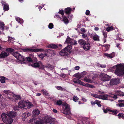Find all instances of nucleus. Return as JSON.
<instances>
[{
    "label": "nucleus",
    "mask_w": 124,
    "mask_h": 124,
    "mask_svg": "<svg viewBox=\"0 0 124 124\" xmlns=\"http://www.w3.org/2000/svg\"><path fill=\"white\" fill-rule=\"evenodd\" d=\"M113 69H116L115 72L116 74L118 76H120L124 74V64H118L114 66L112 68Z\"/></svg>",
    "instance_id": "nucleus-1"
},
{
    "label": "nucleus",
    "mask_w": 124,
    "mask_h": 124,
    "mask_svg": "<svg viewBox=\"0 0 124 124\" xmlns=\"http://www.w3.org/2000/svg\"><path fill=\"white\" fill-rule=\"evenodd\" d=\"M1 117L4 122L6 124H10L13 121V119L8 116L5 113L2 114Z\"/></svg>",
    "instance_id": "nucleus-2"
},
{
    "label": "nucleus",
    "mask_w": 124,
    "mask_h": 124,
    "mask_svg": "<svg viewBox=\"0 0 124 124\" xmlns=\"http://www.w3.org/2000/svg\"><path fill=\"white\" fill-rule=\"evenodd\" d=\"M72 48V47L71 45L68 46L61 51L59 53V54L62 56H67L68 55V52Z\"/></svg>",
    "instance_id": "nucleus-3"
},
{
    "label": "nucleus",
    "mask_w": 124,
    "mask_h": 124,
    "mask_svg": "<svg viewBox=\"0 0 124 124\" xmlns=\"http://www.w3.org/2000/svg\"><path fill=\"white\" fill-rule=\"evenodd\" d=\"M43 120L46 123L50 124H54L55 122V119L48 116H46L44 117Z\"/></svg>",
    "instance_id": "nucleus-4"
},
{
    "label": "nucleus",
    "mask_w": 124,
    "mask_h": 124,
    "mask_svg": "<svg viewBox=\"0 0 124 124\" xmlns=\"http://www.w3.org/2000/svg\"><path fill=\"white\" fill-rule=\"evenodd\" d=\"M4 92L6 94V96L7 98L10 99L13 101V98H14V94L12 92L9 90H4Z\"/></svg>",
    "instance_id": "nucleus-5"
},
{
    "label": "nucleus",
    "mask_w": 124,
    "mask_h": 124,
    "mask_svg": "<svg viewBox=\"0 0 124 124\" xmlns=\"http://www.w3.org/2000/svg\"><path fill=\"white\" fill-rule=\"evenodd\" d=\"M64 112L63 113L65 114L69 115L70 114V107L68 105H64L63 107Z\"/></svg>",
    "instance_id": "nucleus-6"
},
{
    "label": "nucleus",
    "mask_w": 124,
    "mask_h": 124,
    "mask_svg": "<svg viewBox=\"0 0 124 124\" xmlns=\"http://www.w3.org/2000/svg\"><path fill=\"white\" fill-rule=\"evenodd\" d=\"M100 78L101 80L103 81H106L110 80V77L105 74H102L100 76Z\"/></svg>",
    "instance_id": "nucleus-7"
},
{
    "label": "nucleus",
    "mask_w": 124,
    "mask_h": 124,
    "mask_svg": "<svg viewBox=\"0 0 124 124\" xmlns=\"http://www.w3.org/2000/svg\"><path fill=\"white\" fill-rule=\"evenodd\" d=\"M25 52H38L43 51V49L40 48H26L24 49Z\"/></svg>",
    "instance_id": "nucleus-8"
},
{
    "label": "nucleus",
    "mask_w": 124,
    "mask_h": 124,
    "mask_svg": "<svg viewBox=\"0 0 124 124\" xmlns=\"http://www.w3.org/2000/svg\"><path fill=\"white\" fill-rule=\"evenodd\" d=\"M9 28L8 26H6L4 23L0 21V29L2 31L8 30Z\"/></svg>",
    "instance_id": "nucleus-9"
},
{
    "label": "nucleus",
    "mask_w": 124,
    "mask_h": 124,
    "mask_svg": "<svg viewBox=\"0 0 124 124\" xmlns=\"http://www.w3.org/2000/svg\"><path fill=\"white\" fill-rule=\"evenodd\" d=\"M26 102L21 101L19 102L18 105L20 108L22 109H26Z\"/></svg>",
    "instance_id": "nucleus-10"
},
{
    "label": "nucleus",
    "mask_w": 124,
    "mask_h": 124,
    "mask_svg": "<svg viewBox=\"0 0 124 124\" xmlns=\"http://www.w3.org/2000/svg\"><path fill=\"white\" fill-rule=\"evenodd\" d=\"M6 114L9 117L12 119L16 116V113L15 112L10 111L7 112Z\"/></svg>",
    "instance_id": "nucleus-11"
},
{
    "label": "nucleus",
    "mask_w": 124,
    "mask_h": 124,
    "mask_svg": "<svg viewBox=\"0 0 124 124\" xmlns=\"http://www.w3.org/2000/svg\"><path fill=\"white\" fill-rule=\"evenodd\" d=\"M119 81L116 78H114L111 79L110 82V85H116L118 84Z\"/></svg>",
    "instance_id": "nucleus-12"
},
{
    "label": "nucleus",
    "mask_w": 124,
    "mask_h": 124,
    "mask_svg": "<svg viewBox=\"0 0 124 124\" xmlns=\"http://www.w3.org/2000/svg\"><path fill=\"white\" fill-rule=\"evenodd\" d=\"M82 47L84 50L87 51L89 50L90 49V45L89 43L86 42L85 44Z\"/></svg>",
    "instance_id": "nucleus-13"
},
{
    "label": "nucleus",
    "mask_w": 124,
    "mask_h": 124,
    "mask_svg": "<svg viewBox=\"0 0 124 124\" xmlns=\"http://www.w3.org/2000/svg\"><path fill=\"white\" fill-rule=\"evenodd\" d=\"M73 82L75 83H78L83 85L84 84V82H82L81 80L77 78H74L73 79Z\"/></svg>",
    "instance_id": "nucleus-14"
},
{
    "label": "nucleus",
    "mask_w": 124,
    "mask_h": 124,
    "mask_svg": "<svg viewBox=\"0 0 124 124\" xmlns=\"http://www.w3.org/2000/svg\"><path fill=\"white\" fill-rule=\"evenodd\" d=\"M9 55L8 53L2 51L0 54V58H4L8 56Z\"/></svg>",
    "instance_id": "nucleus-15"
},
{
    "label": "nucleus",
    "mask_w": 124,
    "mask_h": 124,
    "mask_svg": "<svg viewBox=\"0 0 124 124\" xmlns=\"http://www.w3.org/2000/svg\"><path fill=\"white\" fill-rule=\"evenodd\" d=\"M43 50L41 52H45V53L44 54L45 56H48L49 53H52V51L51 49H46L44 50L43 49Z\"/></svg>",
    "instance_id": "nucleus-16"
},
{
    "label": "nucleus",
    "mask_w": 124,
    "mask_h": 124,
    "mask_svg": "<svg viewBox=\"0 0 124 124\" xmlns=\"http://www.w3.org/2000/svg\"><path fill=\"white\" fill-rule=\"evenodd\" d=\"M40 113V111L37 109H34L33 111V115L34 116H38Z\"/></svg>",
    "instance_id": "nucleus-17"
},
{
    "label": "nucleus",
    "mask_w": 124,
    "mask_h": 124,
    "mask_svg": "<svg viewBox=\"0 0 124 124\" xmlns=\"http://www.w3.org/2000/svg\"><path fill=\"white\" fill-rule=\"evenodd\" d=\"M86 42L83 39H79L78 41V42L79 45L81 46H82L85 44Z\"/></svg>",
    "instance_id": "nucleus-18"
},
{
    "label": "nucleus",
    "mask_w": 124,
    "mask_h": 124,
    "mask_svg": "<svg viewBox=\"0 0 124 124\" xmlns=\"http://www.w3.org/2000/svg\"><path fill=\"white\" fill-rule=\"evenodd\" d=\"M47 47L48 48L52 49L58 48V46L57 45L53 44L48 45Z\"/></svg>",
    "instance_id": "nucleus-19"
},
{
    "label": "nucleus",
    "mask_w": 124,
    "mask_h": 124,
    "mask_svg": "<svg viewBox=\"0 0 124 124\" xmlns=\"http://www.w3.org/2000/svg\"><path fill=\"white\" fill-rule=\"evenodd\" d=\"M109 111L112 112V115H116L117 113L119 112V110H117L115 109L114 110H113L111 109H109Z\"/></svg>",
    "instance_id": "nucleus-20"
},
{
    "label": "nucleus",
    "mask_w": 124,
    "mask_h": 124,
    "mask_svg": "<svg viewBox=\"0 0 124 124\" xmlns=\"http://www.w3.org/2000/svg\"><path fill=\"white\" fill-rule=\"evenodd\" d=\"M39 62H40V61L36 62L34 63L31 64H30V65L35 68H38L39 66Z\"/></svg>",
    "instance_id": "nucleus-21"
},
{
    "label": "nucleus",
    "mask_w": 124,
    "mask_h": 124,
    "mask_svg": "<svg viewBox=\"0 0 124 124\" xmlns=\"http://www.w3.org/2000/svg\"><path fill=\"white\" fill-rule=\"evenodd\" d=\"M26 106H27V108H30L32 107L33 106V105L32 103L31 102H26Z\"/></svg>",
    "instance_id": "nucleus-22"
},
{
    "label": "nucleus",
    "mask_w": 124,
    "mask_h": 124,
    "mask_svg": "<svg viewBox=\"0 0 124 124\" xmlns=\"http://www.w3.org/2000/svg\"><path fill=\"white\" fill-rule=\"evenodd\" d=\"M17 59L18 60L21 61L23 62L25 61V59L21 55L19 54V55L18 56V57L17 58Z\"/></svg>",
    "instance_id": "nucleus-23"
},
{
    "label": "nucleus",
    "mask_w": 124,
    "mask_h": 124,
    "mask_svg": "<svg viewBox=\"0 0 124 124\" xmlns=\"http://www.w3.org/2000/svg\"><path fill=\"white\" fill-rule=\"evenodd\" d=\"M15 18L16 21L18 23L21 24L23 23V21L22 19H21L20 18L18 17H16Z\"/></svg>",
    "instance_id": "nucleus-24"
},
{
    "label": "nucleus",
    "mask_w": 124,
    "mask_h": 124,
    "mask_svg": "<svg viewBox=\"0 0 124 124\" xmlns=\"http://www.w3.org/2000/svg\"><path fill=\"white\" fill-rule=\"evenodd\" d=\"M39 66L38 68L42 70H44L45 69V66L40 61L39 62Z\"/></svg>",
    "instance_id": "nucleus-25"
},
{
    "label": "nucleus",
    "mask_w": 124,
    "mask_h": 124,
    "mask_svg": "<svg viewBox=\"0 0 124 124\" xmlns=\"http://www.w3.org/2000/svg\"><path fill=\"white\" fill-rule=\"evenodd\" d=\"M83 84L84 85H83V86H85L86 87H89L91 88H94L95 87L94 86V85L90 84L88 83H86L85 84L84 83V84Z\"/></svg>",
    "instance_id": "nucleus-26"
},
{
    "label": "nucleus",
    "mask_w": 124,
    "mask_h": 124,
    "mask_svg": "<svg viewBox=\"0 0 124 124\" xmlns=\"http://www.w3.org/2000/svg\"><path fill=\"white\" fill-rule=\"evenodd\" d=\"M30 113L28 112H27L23 114V115L22 117L24 118H26L30 116Z\"/></svg>",
    "instance_id": "nucleus-27"
},
{
    "label": "nucleus",
    "mask_w": 124,
    "mask_h": 124,
    "mask_svg": "<svg viewBox=\"0 0 124 124\" xmlns=\"http://www.w3.org/2000/svg\"><path fill=\"white\" fill-rule=\"evenodd\" d=\"M108 95L105 94L102 95H101L100 99L103 100H106L108 98Z\"/></svg>",
    "instance_id": "nucleus-28"
},
{
    "label": "nucleus",
    "mask_w": 124,
    "mask_h": 124,
    "mask_svg": "<svg viewBox=\"0 0 124 124\" xmlns=\"http://www.w3.org/2000/svg\"><path fill=\"white\" fill-rule=\"evenodd\" d=\"M63 18L61 21H63L65 23L67 24L69 23V20L65 16L63 17Z\"/></svg>",
    "instance_id": "nucleus-29"
},
{
    "label": "nucleus",
    "mask_w": 124,
    "mask_h": 124,
    "mask_svg": "<svg viewBox=\"0 0 124 124\" xmlns=\"http://www.w3.org/2000/svg\"><path fill=\"white\" fill-rule=\"evenodd\" d=\"M37 119L35 118H33L31 119L29 121V123L31 124H35Z\"/></svg>",
    "instance_id": "nucleus-30"
},
{
    "label": "nucleus",
    "mask_w": 124,
    "mask_h": 124,
    "mask_svg": "<svg viewBox=\"0 0 124 124\" xmlns=\"http://www.w3.org/2000/svg\"><path fill=\"white\" fill-rule=\"evenodd\" d=\"M45 67L51 70H53L54 68V66L49 64H48Z\"/></svg>",
    "instance_id": "nucleus-31"
},
{
    "label": "nucleus",
    "mask_w": 124,
    "mask_h": 124,
    "mask_svg": "<svg viewBox=\"0 0 124 124\" xmlns=\"http://www.w3.org/2000/svg\"><path fill=\"white\" fill-rule=\"evenodd\" d=\"M43 123L41 120H39L37 118L36 119L35 123V124H43Z\"/></svg>",
    "instance_id": "nucleus-32"
},
{
    "label": "nucleus",
    "mask_w": 124,
    "mask_h": 124,
    "mask_svg": "<svg viewBox=\"0 0 124 124\" xmlns=\"http://www.w3.org/2000/svg\"><path fill=\"white\" fill-rule=\"evenodd\" d=\"M91 95L95 98L100 99L101 95H100L94 94H91Z\"/></svg>",
    "instance_id": "nucleus-33"
},
{
    "label": "nucleus",
    "mask_w": 124,
    "mask_h": 124,
    "mask_svg": "<svg viewBox=\"0 0 124 124\" xmlns=\"http://www.w3.org/2000/svg\"><path fill=\"white\" fill-rule=\"evenodd\" d=\"M3 9L5 11L8 10L9 9L8 5L7 4H5L4 6Z\"/></svg>",
    "instance_id": "nucleus-34"
},
{
    "label": "nucleus",
    "mask_w": 124,
    "mask_h": 124,
    "mask_svg": "<svg viewBox=\"0 0 124 124\" xmlns=\"http://www.w3.org/2000/svg\"><path fill=\"white\" fill-rule=\"evenodd\" d=\"M84 80L85 81L88 83H91L92 82V81L91 79L88 78L87 77H85Z\"/></svg>",
    "instance_id": "nucleus-35"
},
{
    "label": "nucleus",
    "mask_w": 124,
    "mask_h": 124,
    "mask_svg": "<svg viewBox=\"0 0 124 124\" xmlns=\"http://www.w3.org/2000/svg\"><path fill=\"white\" fill-rule=\"evenodd\" d=\"M7 78L4 77H2L0 78V81L1 83H4L5 82L6 79Z\"/></svg>",
    "instance_id": "nucleus-36"
},
{
    "label": "nucleus",
    "mask_w": 124,
    "mask_h": 124,
    "mask_svg": "<svg viewBox=\"0 0 124 124\" xmlns=\"http://www.w3.org/2000/svg\"><path fill=\"white\" fill-rule=\"evenodd\" d=\"M86 31H81L82 32H80V33H81L82 34V36L83 38H85L87 37V35L85 33Z\"/></svg>",
    "instance_id": "nucleus-37"
},
{
    "label": "nucleus",
    "mask_w": 124,
    "mask_h": 124,
    "mask_svg": "<svg viewBox=\"0 0 124 124\" xmlns=\"http://www.w3.org/2000/svg\"><path fill=\"white\" fill-rule=\"evenodd\" d=\"M20 99V96L16 95L15 97H14V98H13V100L14 101H17L18 100Z\"/></svg>",
    "instance_id": "nucleus-38"
},
{
    "label": "nucleus",
    "mask_w": 124,
    "mask_h": 124,
    "mask_svg": "<svg viewBox=\"0 0 124 124\" xmlns=\"http://www.w3.org/2000/svg\"><path fill=\"white\" fill-rule=\"evenodd\" d=\"M65 10L66 13L68 14L70 12L71 9L70 8H68L65 9Z\"/></svg>",
    "instance_id": "nucleus-39"
},
{
    "label": "nucleus",
    "mask_w": 124,
    "mask_h": 124,
    "mask_svg": "<svg viewBox=\"0 0 124 124\" xmlns=\"http://www.w3.org/2000/svg\"><path fill=\"white\" fill-rule=\"evenodd\" d=\"M72 40V39L70 38L68 36L66 39L65 42L66 43H68L69 44V43Z\"/></svg>",
    "instance_id": "nucleus-40"
},
{
    "label": "nucleus",
    "mask_w": 124,
    "mask_h": 124,
    "mask_svg": "<svg viewBox=\"0 0 124 124\" xmlns=\"http://www.w3.org/2000/svg\"><path fill=\"white\" fill-rule=\"evenodd\" d=\"M6 51L8 52H14V50L11 48H9L6 49Z\"/></svg>",
    "instance_id": "nucleus-41"
},
{
    "label": "nucleus",
    "mask_w": 124,
    "mask_h": 124,
    "mask_svg": "<svg viewBox=\"0 0 124 124\" xmlns=\"http://www.w3.org/2000/svg\"><path fill=\"white\" fill-rule=\"evenodd\" d=\"M95 103L99 107H101V105L100 104L101 101L98 100H96L95 101Z\"/></svg>",
    "instance_id": "nucleus-42"
},
{
    "label": "nucleus",
    "mask_w": 124,
    "mask_h": 124,
    "mask_svg": "<svg viewBox=\"0 0 124 124\" xmlns=\"http://www.w3.org/2000/svg\"><path fill=\"white\" fill-rule=\"evenodd\" d=\"M106 30L107 31H110L114 30V29L113 27V26H111L106 28Z\"/></svg>",
    "instance_id": "nucleus-43"
},
{
    "label": "nucleus",
    "mask_w": 124,
    "mask_h": 124,
    "mask_svg": "<svg viewBox=\"0 0 124 124\" xmlns=\"http://www.w3.org/2000/svg\"><path fill=\"white\" fill-rule=\"evenodd\" d=\"M42 92H43V94L46 96H47L48 95V92L45 90L44 89H42Z\"/></svg>",
    "instance_id": "nucleus-44"
},
{
    "label": "nucleus",
    "mask_w": 124,
    "mask_h": 124,
    "mask_svg": "<svg viewBox=\"0 0 124 124\" xmlns=\"http://www.w3.org/2000/svg\"><path fill=\"white\" fill-rule=\"evenodd\" d=\"M116 106L117 107H124V105L123 103H119L116 104Z\"/></svg>",
    "instance_id": "nucleus-45"
},
{
    "label": "nucleus",
    "mask_w": 124,
    "mask_h": 124,
    "mask_svg": "<svg viewBox=\"0 0 124 124\" xmlns=\"http://www.w3.org/2000/svg\"><path fill=\"white\" fill-rule=\"evenodd\" d=\"M19 53L16 52H14L13 55L17 59L18 58V56L19 55Z\"/></svg>",
    "instance_id": "nucleus-46"
},
{
    "label": "nucleus",
    "mask_w": 124,
    "mask_h": 124,
    "mask_svg": "<svg viewBox=\"0 0 124 124\" xmlns=\"http://www.w3.org/2000/svg\"><path fill=\"white\" fill-rule=\"evenodd\" d=\"M73 100L75 102L78 101V98L76 96H74L73 97Z\"/></svg>",
    "instance_id": "nucleus-47"
},
{
    "label": "nucleus",
    "mask_w": 124,
    "mask_h": 124,
    "mask_svg": "<svg viewBox=\"0 0 124 124\" xmlns=\"http://www.w3.org/2000/svg\"><path fill=\"white\" fill-rule=\"evenodd\" d=\"M26 60L29 62H32L33 60L30 57H28L26 58Z\"/></svg>",
    "instance_id": "nucleus-48"
},
{
    "label": "nucleus",
    "mask_w": 124,
    "mask_h": 124,
    "mask_svg": "<svg viewBox=\"0 0 124 124\" xmlns=\"http://www.w3.org/2000/svg\"><path fill=\"white\" fill-rule=\"evenodd\" d=\"M62 103V102L61 100L57 101L56 102V104L60 106L61 105Z\"/></svg>",
    "instance_id": "nucleus-49"
},
{
    "label": "nucleus",
    "mask_w": 124,
    "mask_h": 124,
    "mask_svg": "<svg viewBox=\"0 0 124 124\" xmlns=\"http://www.w3.org/2000/svg\"><path fill=\"white\" fill-rule=\"evenodd\" d=\"M19 108H20L18 105V106H15L13 107V109L15 111H16L19 110Z\"/></svg>",
    "instance_id": "nucleus-50"
},
{
    "label": "nucleus",
    "mask_w": 124,
    "mask_h": 124,
    "mask_svg": "<svg viewBox=\"0 0 124 124\" xmlns=\"http://www.w3.org/2000/svg\"><path fill=\"white\" fill-rule=\"evenodd\" d=\"M118 116L119 117H121L123 118H124V114H123L119 113Z\"/></svg>",
    "instance_id": "nucleus-51"
},
{
    "label": "nucleus",
    "mask_w": 124,
    "mask_h": 124,
    "mask_svg": "<svg viewBox=\"0 0 124 124\" xmlns=\"http://www.w3.org/2000/svg\"><path fill=\"white\" fill-rule=\"evenodd\" d=\"M93 39L95 41H97L99 40L98 37L97 36H94L93 37Z\"/></svg>",
    "instance_id": "nucleus-52"
},
{
    "label": "nucleus",
    "mask_w": 124,
    "mask_h": 124,
    "mask_svg": "<svg viewBox=\"0 0 124 124\" xmlns=\"http://www.w3.org/2000/svg\"><path fill=\"white\" fill-rule=\"evenodd\" d=\"M87 117H84L83 118V120L82 121V123L83 124H84L85 123H86L87 121Z\"/></svg>",
    "instance_id": "nucleus-53"
},
{
    "label": "nucleus",
    "mask_w": 124,
    "mask_h": 124,
    "mask_svg": "<svg viewBox=\"0 0 124 124\" xmlns=\"http://www.w3.org/2000/svg\"><path fill=\"white\" fill-rule=\"evenodd\" d=\"M110 58H112L114 57L115 56V53L114 52H112L110 54H109Z\"/></svg>",
    "instance_id": "nucleus-54"
},
{
    "label": "nucleus",
    "mask_w": 124,
    "mask_h": 124,
    "mask_svg": "<svg viewBox=\"0 0 124 124\" xmlns=\"http://www.w3.org/2000/svg\"><path fill=\"white\" fill-rule=\"evenodd\" d=\"M39 57L41 58L42 59H43L45 57L44 54L42 53L41 54H40L39 55Z\"/></svg>",
    "instance_id": "nucleus-55"
},
{
    "label": "nucleus",
    "mask_w": 124,
    "mask_h": 124,
    "mask_svg": "<svg viewBox=\"0 0 124 124\" xmlns=\"http://www.w3.org/2000/svg\"><path fill=\"white\" fill-rule=\"evenodd\" d=\"M48 27L50 29H52L53 28V25L52 23H50L48 25Z\"/></svg>",
    "instance_id": "nucleus-56"
},
{
    "label": "nucleus",
    "mask_w": 124,
    "mask_h": 124,
    "mask_svg": "<svg viewBox=\"0 0 124 124\" xmlns=\"http://www.w3.org/2000/svg\"><path fill=\"white\" fill-rule=\"evenodd\" d=\"M56 88L57 89L59 90L62 91H63V88L61 86H57Z\"/></svg>",
    "instance_id": "nucleus-57"
},
{
    "label": "nucleus",
    "mask_w": 124,
    "mask_h": 124,
    "mask_svg": "<svg viewBox=\"0 0 124 124\" xmlns=\"http://www.w3.org/2000/svg\"><path fill=\"white\" fill-rule=\"evenodd\" d=\"M103 34L104 38H107V33L106 31H103Z\"/></svg>",
    "instance_id": "nucleus-58"
},
{
    "label": "nucleus",
    "mask_w": 124,
    "mask_h": 124,
    "mask_svg": "<svg viewBox=\"0 0 124 124\" xmlns=\"http://www.w3.org/2000/svg\"><path fill=\"white\" fill-rule=\"evenodd\" d=\"M102 110H103L104 112L105 113H106L108 112V111H109V109H108L107 108L106 109L104 108H103Z\"/></svg>",
    "instance_id": "nucleus-59"
},
{
    "label": "nucleus",
    "mask_w": 124,
    "mask_h": 124,
    "mask_svg": "<svg viewBox=\"0 0 124 124\" xmlns=\"http://www.w3.org/2000/svg\"><path fill=\"white\" fill-rule=\"evenodd\" d=\"M59 12L60 14L62 16H63L64 15L63 11L62 10H59Z\"/></svg>",
    "instance_id": "nucleus-60"
},
{
    "label": "nucleus",
    "mask_w": 124,
    "mask_h": 124,
    "mask_svg": "<svg viewBox=\"0 0 124 124\" xmlns=\"http://www.w3.org/2000/svg\"><path fill=\"white\" fill-rule=\"evenodd\" d=\"M104 55L106 56L107 57H108L110 58V55L109 54L107 53L104 54Z\"/></svg>",
    "instance_id": "nucleus-61"
},
{
    "label": "nucleus",
    "mask_w": 124,
    "mask_h": 124,
    "mask_svg": "<svg viewBox=\"0 0 124 124\" xmlns=\"http://www.w3.org/2000/svg\"><path fill=\"white\" fill-rule=\"evenodd\" d=\"M90 11L88 10H86L85 12V14L87 15H88L90 14Z\"/></svg>",
    "instance_id": "nucleus-62"
},
{
    "label": "nucleus",
    "mask_w": 124,
    "mask_h": 124,
    "mask_svg": "<svg viewBox=\"0 0 124 124\" xmlns=\"http://www.w3.org/2000/svg\"><path fill=\"white\" fill-rule=\"evenodd\" d=\"M80 68V67L79 66H77L75 67V69L77 70H78Z\"/></svg>",
    "instance_id": "nucleus-63"
},
{
    "label": "nucleus",
    "mask_w": 124,
    "mask_h": 124,
    "mask_svg": "<svg viewBox=\"0 0 124 124\" xmlns=\"http://www.w3.org/2000/svg\"><path fill=\"white\" fill-rule=\"evenodd\" d=\"M124 101V100H118V102L119 103H123Z\"/></svg>",
    "instance_id": "nucleus-64"
}]
</instances>
